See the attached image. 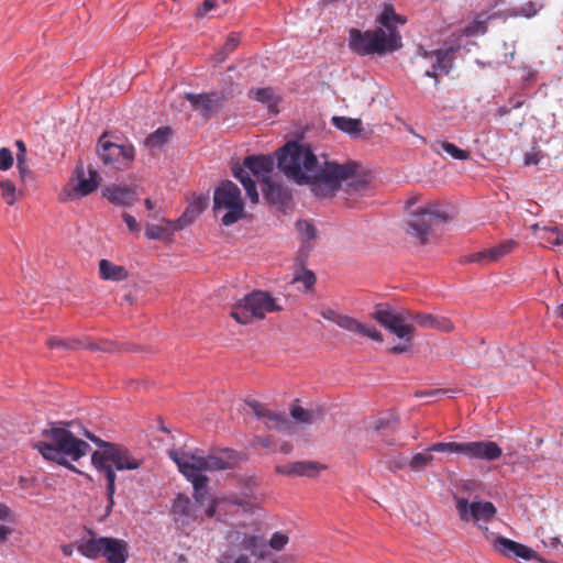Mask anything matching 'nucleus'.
Listing matches in <instances>:
<instances>
[{
  "label": "nucleus",
  "instance_id": "a18cd8bd",
  "mask_svg": "<svg viewBox=\"0 0 563 563\" xmlns=\"http://www.w3.org/2000/svg\"><path fill=\"white\" fill-rule=\"evenodd\" d=\"M463 262L464 263H478L481 265H488V264L493 263V261H490L489 249L466 255L464 257Z\"/></svg>",
  "mask_w": 563,
  "mask_h": 563
},
{
  "label": "nucleus",
  "instance_id": "052dcab7",
  "mask_svg": "<svg viewBox=\"0 0 563 563\" xmlns=\"http://www.w3.org/2000/svg\"><path fill=\"white\" fill-rule=\"evenodd\" d=\"M442 393H444V391L441 389H431V390L417 393V396L418 397H429V396H434V395L442 394Z\"/></svg>",
  "mask_w": 563,
  "mask_h": 563
},
{
  "label": "nucleus",
  "instance_id": "5fc2aeb1",
  "mask_svg": "<svg viewBox=\"0 0 563 563\" xmlns=\"http://www.w3.org/2000/svg\"><path fill=\"white\" fill-rule=\"evenodd\" d=\"M122 218H123L124 223L126 224V227L129 228V230L131 232H139L140 231L139 223H137L136 219L132 214H130L128 212H124L122 214Z\"/></svg>",
  "mask_w": 563,
  "mask_h": 563
},
{
  "label": "nucleus",
  "instance_id": "f257e3e1",
  "mask_svg": "<svg viewBox=\"0 0 563 563\" xmlns=\"http://www.w3.org/2000/svg\"><path fill=\"white\" fill-rule=\"evenodd\" d=\"M277 166L297 185H308L318 198H331L341 188V181L354 172L353 165L335 162L320 163L312 150L297 141L286 143L277 152Z\"/></svg>",
  "mask_w": 563,
  "mask_h": 563
},
{
  "label": "nucleus",
  "instance_id": "473e14b6",
  "mask_svg": "<svg viewBox=\"0 0 563 563\" xmlns=\"http://www.w3.org/2000/svg\"><path fill=\"white\" fill-rule=\"evenodd\" d=\"M517 246L518 243L516 241L507 240L499 243L498 245L490 247V261H493V263L498 262L500 258L511 253Z\"/></svg>",
  "mask_w": 563,
  "mask_h": 563
},
{
  "label": "nucleus",
  "instance_id": "de8ad7c7",
  "mask_svg": "<svg viewBox=\"0 0 563 563\" xmlns=\"http://www.w3.org/2000/svg\"><path fill=\"white\" fill-rule=\"evenodd\" d=\"M46 344H47V346L49 349L60 347V349H65V350H70V349H75L76 341H74V340H64V339H60V338H49L46 341Z\"/></svg>",
  "mask_w": 563,
  "mask_h": 563
},
{
  "label": "nucleus",
  "instance_id": "4d7b16f0",
  "mask_svg": "<svg viewBox=\"0 0 563 563\" xmlns=\"http://www.w3.org/2000/svg\"><path fill=\"white\" fill-rule=\"evenodd\" d=\"M541 155L539 152L527 153L525 156V165H536L540 162Z\"/></svg>",
  "mask_w": 563,
  "mask_h": 563
},
{
  "label": "nucleus",
  "instance_id": "f3484780",
  "mask_svg": "<svg viewBox=\"0 0 563 563\" xmlns=\"http://www.w3.org/2000/svg\"><path fill=\"white\" fill-rule=\"evenodd\" d=\"M208 203L209 198L207 196L196 197L186 208L181 217H179L176 221L168 222L170 225L169 232L183 230L191 224L205 211V209L208 207Z\"/></svg>",
  "mask_w": 563,
  "mask_h": 563
},
{
  "label": "nucleus",
  "instance_id": "6e6d98bb",
  "mask_svg": "<svg viewBox=\"0 0 563 563\" xmlns=\"http://www.w3.org/2000/svg\"><path fill=\"white\" fill-rule=\"evenodd\" d=\"M465 31H466L467 35H473L476 33H485L486 26H485L484 22H476V23L467 26Z\"/></svg>",
  "mask_w": 563,
  "mask_h": 563
},
{
  "label": "nucleus",
  "instance_id": "aec40b11",
  "mask_svg": "<svg viewBox=\"0 0 563 563\" xmlns=\"http://www.w3.org/2000/svg\"><path fill=\"white\" fill-rule=\"evenodd\" d=\"M324 465L314 461H298L276 466V472L286 476H308L314 477Z\"/></svg>",
  "mask_w": 563,
  "mask_h": 563
},
{
  "label": "nucleus",
  "instance_id": "49530a36",
  "mask_svg": "<svg viewBox=\"0 0 563 563\" xmlns=\"http://www.w3.org/2000/svg\"><path fill=\"white\" fill-rule=\"evenodd\" d=\"M541 9V5L533 1H528L519 7L514 9L516 14L530 18L537 14V12Z\"/></svg>",
  "mask_w": 563,
  "mask_h": 563
},
{
  "label": "nucleus",
  "instance_id": "7c9ffc66",
  "mask_svg": "<svg viewBox=\"0 0 563 563\" xmlns=\"http://www.w3.org/2000/svg\"><path fill=\"white\" fill-rule=\"evenodd\" d=\"M18 148L16 153V167L20 174V178L23 183L32 178V172L26 164V145L22 140L15 142Z\"/></svg>",
  "mask_w": 563,
  "mask_h": 563
},
{
  "label": "nucleus",
  "instance_id": "cd10ccee",
  "mask_svg": "<svg viewBox=\"0 0 563 563\" xmlns=\"http://www.w3.org/2000/svg\"><path fill=\"white\" fill-rule=\"evenodd\" d=\"M233 176L243 185L251 202L257 203L260 196L256 189L255 181L250 177L245 168L241 166L233 168Z\"/></svg>",
  "mask_w": 563,
  "mask_h": 563
},
{
  "label": "nucleus",
  "instance_id": "9b49d317",
  "mask_svg": "<svg viewBox=\"0 0 563 563\" xmlns=\"http://www.w3.org/2000/svg\"><path fill=\"white\" fill-rule=\"evenodd\" d=\"M97 154L104 165L115 169H125L134 159L135 150L132 144L119 145L108 141L104 133L99 139Z\"/></svg>",
  "mask_w": 563,
  "mask_h": 563
},
{
  "label": "nucleus",
  "instance_id": "338daca9",
  "mask_svg": "<svg viewBox=\"0 0 563 563\" xmlns=\"http://www.w3.org/2000/svg\"><path fill=\"white\" fill-rule=\"evenodd\" d=\"M531 229L536 231V230H538V229H539V225H538V224H533V225L531 227Z\"/></svg>",
  "mask_w": 563,
  "mask_h": 563
},
{
  "label": "nucleus",
  "instance_id": "b1692460",
  "mask_svg": "<svg viewBox=\"0 0 563 563\" xmlns=\"http://www.w3.org/2000/svg\"><path fill=\"white\" fill-rule=\"evenodd\" d=\"M262 191L265 200L271 205L284 203L288 198L287 190L282 185L273 181L271 177L262 181Z\"/></svg>",
  "mask_w": 563,
  "mask_h": 563
},
{
  "label": "nucleus",
  "instance_id": "37998d69",
  "mask_svg": "<svg viewBox=\"0 0 563 563\" xmlns=\"http://www.w3.org/2000/svg\"><path fill=\"white\" fill-rule=\"evenodd\" d=\"M428 452H449L462 454V443L456 442H437L427 449Z\"/></svg>",
  "mask_w": 563,
  "mask_h": 563
},
{
  "label": "nucleus",
  "instance_id": "774afa93",
  "mask_svg": "<svg viewBox=\"0 0 563 563\" xmlns=\"http://www.w3.org/2000/svg\"><path fill=\"white\" fill-rule=\"evenodd\" d=\"M417 137H419L421 141L426 142L424 137L420 136V135H417Z\"/></svg>",
  "mask_w": 563,
  "mask_h": 563
},
{
  "label": "nucleus",
  "instance_id": "864d4df0",
  "mask_svg": "<svg viewBox=\"0 0 563 563\" xmlns=\"http://www.w3.org/2000/svg\"><path fill=\"white\" fill-rule=\"evenodd\" d=\"M214 8L216 2L213 0H205L202 4L197 8L196 15L202 18Z\"/></svg>",
  "mask_w": 563,
  "mask_h": 563
},
{
  "label": "nucleus",
  "instance_id": "bb28decb",
  "mask_svg": "<svg viewBox=\"0 0 563 563\" xmlns=\"http://www.w3.org/2000/svg\"><path fill=\"white\" fill-rule=\"evenodd\" d=\"M331 122L338 130L352 137H358L363 132V122L361 119L332 117Z\"/></svg>",
  "mask_w": 563,
  "mask_h": 563
},
{
  "label": "nucleus",
  "instance_id": "f8f14e48",
  "mask_svg": "<svg viewBox=\"0 0 563 563\" xmlns=\"http://www.w3.org/2000/svg\"><path fill=\"white\" fill-rule=\"evenodd\" d=\"M320 316L323 319L335 323L338 327L349 332L368 338L375 342L384 341L382 332L378 331L376 327L372 324L362 323L357 319L350 317L347 314H342L331 308L320 311Z\"/></svg>",
  "mask_w": 563,
  "mask_h": 563
},
{
  "label": "nucleus",
  "instance_id": "c03bdc74",
  "mask_svg": "<svg viewBox=\"0 0 563 563\" xmlns=\"http://www.w3.org/2000/svg\"><path fill=\"white\" fill-rule=\"evenodd\" d=\"M316 275L312 271L303 269L301 274L292 278V284L302 283L306 290H311L316 284Z\"/></svg>",
  "mask_w": 563,
  "mask_h": 563
},
{
  "label": "nucleus",
  "instance_id": "a211bd4d",
  "mask_svg": "<svg viewBox=\"0 0 563 563\" xmlns=\"http://www.w3.org/2000/svg\"><path fill=\"white\" fill-rule=\"evenodd\" d=\"M494 549L503 555L523 559L526 561L537 559V553L529 547L504 537H497L493 542Z\"/></svg>",
  "mask_w": 563,
  "mask_h": 563
},
{
  "label": "nucleus",
  "instance_id": "c756f323",
  "mask_svg": "<svg viewBox=\"0 0 563 563\" xmlns=\"http://www.w3.org/2000/svg\"><path fill=\"white\" fill-rule=\"evenodd\" d=\"M172 133L169 126H161L145 139L144 145L151 151L161 150L169 141Z\"/></svg>",
  "mask_w": 563,
  "mask_h": 563
},
{
  "label": "nucleus",
  "instance_id": "72a5a7b5",
  "mask_svg": "<svg viewBox=\"0 0 563 563\" xmlns=\"http://www.w3.org/2000/svg\"><path fill=\"white\" fill-rule=\"evenodd\" d=\"M191 501L188 496L179 494L173 501L172 514L180 517H190Z\"/></svg>",
  "mask_w": 563,
  "mask_h": 563
},
{
  "label": "nucleus",
  "instance_id": "5701e85b",
  "mask_svg": "<svg viewBox=\"0 0 563 563\" xmlns=\"http://www.w3.org/2000/svg\"><path fill=\"white\" fill-rule=\"evenodd\" d=\"M103 196L118 206H132L136 201L135 191L128 187H108L104 189Z\"/></svg>",
  "mask_w": 563,
  "mask_h": 563
},
{
  "label": "nucleus",
  "instance_id": "79ce46f5",
  "mask_svg": "<svg viewBox=\"0 0 563 563\" xmlns=\"http://www.w3.org/2000/svg\"><path fill=\"white\" fill-rule=\"evenodd\" d=\"M239 44L240 36L235 33L230 34L223 45L222 51L217 54V60L220 63L223 62L227 58V56L239 46Z\"/></svg>",
  "mask_w": 563,
  "mask_h": 563
},
{
  "label": "nucleus",
  "instance_id": "e433bc0d",
  "mask_svg": "<svg viewBox=\"0 0 563 563\" xmlns=\"http://www.w3.org/2000/svg\"><path fill=\"white\" fill-rule=\"evenodd\" d=\"M0 190L4 202L9 206H13L18 200V191L14 184L9 179L2 180L0 181Z\"/></svg>",
  "mask_w": 563,
  "mask_h": 563
},
{
  "label": "nucleus",
  "instance_id": "4468645a",
  "mask_svg": "<svg viewBox=\"0 0 563 563\" xmlns=\"http://www.w3.org/2000/svg\"><path fill=\"white\" fill-rule=\"evenodd\" d=\"M448 217L444 213L422 210L416 212L407 222V232L416 236L421 244L427 243L430 229L438 221H446Z\"/></svg>",
  "mask_w": 563,
  "mask_h": 563
},
{
  "label": "nucleus",
  "instance_id": "20e7f679",
  "mask_svg": "<svg viewBox=\"0 0 563 563\" xmlns=\"http://www.w3.org/2000/svg\"><path fill=\"white\" fill-rule=\"evenodd\" d=\"M85 434L99 446V450L91 454V463L93 467L107 479V497L109 501L107 512H110L114 505L113 497L115 494L117 481L114 470H137L142 464V460L136 459L129 449L121 444L103 441L91 434L89 431H86Z\"/></svg>",
  "mask_w": 563,
  "mask_h": 563
},
{
  "label": "nucleus",
  "instance_id": "412c9836",
  "mask_svg": "<svg viewBox=\"0 0 563 563\" xmlns=\"http://www.w3.org/2000/svg\"><path fill=\"white\" fill-rule=\"evenodd\" d=\"M243 165L262 183L271 177L274 159L268 155H251L244 158Z\"/></svg>",
  "mask_w": 563,
  "mask_h": 563
},
{
  "label": "nucleus",
  "instance_id": "4be33fe9",
  "mask_svg": "<svg viewBox=\"0 0 563 563\" xmlns=\"http://www.w3.org/2000/svg\"><path fill=\"white\" fill-rule=\"evenodd\" d=\"M77 185L75 186L74 190L75 194L79 197L87 196L95 191L99 186V174L96 169L89 168L88 170V177L85 176V173L82 169L77 168Z\"/></svg>",
  "mask_w": 563,
  "mask_h": 563
},
{
  "label": "nucleus",
  "instance_id": "2eb2a0df",
  "mask_svg": "<svg viewBox=\"0 0 563 563\" xmlns=\"http://www.w3.org/2000/svg\"><path fill=\"white\" fill-rule=\"evenodd\" d=\"M186 99L191 103L194 110L198 111L205 119H209L214 112L221 109L228 97L221 92L211 93H186Z\"/></svg>",
  "mask_w": 563,
  "mask_h": 563
},
{
  "label": "nucleus",
  "instance_id": "13d9d810",
  "mask_svg": "<svg viewBox=\"0 0 563 563\" xmlns=\"http://www.w3.org/2000/svg\"><path fill=\"white\" fill-rule=\"evenodd\" d=\"M11 517V509L7 505L0 503V520H10Z\"/></svg>",
  "mask_w": 563,
  "mask_h": 563
},
{
  "label": "nucleus",
  "instance_id": "3c124183",
  "mask_svg": "<svg viewBox=\"0 0 563 563\" xmlns=\"http://www.w3.org/2000/svg\"><path fill=\"white\" fill-rule=\"evenodd\" d=\"M219 563H251L249 556L241 554L234 558L231 554H222L218 561Z\"/></svg>",
  "mask_w": 563,
  "mask_h": 563
},
{
  "label": "nucleus",
  "instance_id": "9d476101",
  "mask_svg": "<svg viewBox=\"0 0 563 563\" xmlns=\"http://www.w3.org/2000/svg\"><path fill=\"white\" fill-rule=\"evenodd\" d=\"M453 47L427 51L419 46L413 57V64L426 77L433 78L439 86V78L448 76L453 67Z\"/></svg>",
  "mask_w": 563,
  "mask_h": 563
},
{
  "label": "nucleus",
  "instance_id": "a19ab883",
  "mask_svg": "<svg viewBox=\"0 0 563 563\" xmlns=\"http://www.w3.org/2000/svg\"><path fill=\"white\" fill-rule=\"evenodd\" d=\"M543 234L541 239L548 242L550 245L561 246L563 245V232L558 227L543 228Z\"/></svg>",
  "mask_w": 563,
  "mask_h": 563
},
{
  "label": "nucleus",
  "instance_id": "39448f33",
  "mask_svg": "<svg viewBox=\"0 0 563 563\" xmlns=\"http://www.w3.org/2000/svg\"><path fill=\"white\" fill-rule=\"evenodd\" d=\"M45 440L38 441L34 448L47 460L75 471V467L68 462L79 461L90 451V445L76 438L69 430L60 427H51L42 432Z\"/></svg>",
  "mask_w": 563,
  "mask_h": 563
},
{
  "label": "nucleus",
  "instance_id": "09e8293b",
  "mask_svg": "<svg viewBox=\"0 0 563 563\" xmlns=\"http://www.w3.org/2000/svg\"><path fill=\"white\" fill-rule=\"evenodd\" d=\"M13 165V155L8 147L0 148V170H8Z\"/></svg>",
  "mask_w": 563,
  "mask_h": 563
},
{
  "label": "nucleus",
  "instance_id": "f704fd0d",
  "mask_svg": "<svg viewBox=\"0 0 563 563\" xmlns=\"http://www.w3.org/2000/svg\"><path fill=\"white\" fill-rule=\"evenodd\" d=\"M296 229L300 234L303 244L317 239V230L314 225L308 220H299L296 222Z\"/></svg>",
  "mask_w": 563,
  "mask_h": 563
},
{
  "label": "nucleus",
  "instance_id": "8fccbe9b",
  "mask_svg": "<svg viewBox=\"0 0 563 563\" xmlns=\"http://www.w3.org/2000/svg\"><path fill=\"white\" fill-rule=\"evenodd\" d=\"M287 543L288 537L282 532H275L269 540V545L277 551L282 550Z\"/></svg>",
  "mask_w": 563,
  "mask_h": 563
},
{
  "label": "nucleus",
  "instance_id": "ea45409f",
  "mask_svg": "<svg viewBox=\"0 0 563 563\" xmlns=\"http://www.w3.org/2000/svg\"><path fill=\"white\" fill-rule=\"evenodd\" d=\"M242 548L244 550H250L252 555H258L260 558H264V552L258 551V549L263 545L262 539L257 536H246L242 541Z\"/></svg>",
  "mask_w": 563,
  "mask_h": 563
},
{
  "label": "nucleus",
  "instance_id": "bf43d9fd",
  "mask_svg": "<svg viewBox=\"0 0 563 563\" xmlns=\"http://www.w3.org/2000/svg\"><path fill=\"white\" fill-rule=\"evenodd\" d=\"M12 530L11 528L0 525V542H4L8 537L11 534Z\"/></svg>",
  "mask_w": 563,
  "mask_h": 563
},
{
  "label": "nucleus",
  "instance_id": "dca6fc26",
  "mask_svg": "<svg viewBox=\"0 0 563 563\" xmlns=\"http://www.w3.org/2000/svg\"><path fill=\"white\" fill-rule=\"evenodd\" d=\"M462 454L470 459L495 461L501 456L503 450L493 441H473L462 443Z\"/></svg>",
  "mask_w": 563,
  "mask_h": 563
},
{
  "label": "nucleus",
  "instance_id": "e2e57ef3",
  "mask_svg": "<svg viewBox=\"0 0 563 563\" xmlns=\"http://www.w3.org/2000/svg\"><path fill=\"white\" fill-rule=\"evenodd\" d=\"M555 314H556V317L563 319V302L556 307Z\"/></svg>",
  "mask_w": 563,
  "mask_h": 563
},
{
  "label": "nucleus",
  "instance_id": "c9c22d12",
  "mask_svg": "<svg viewBox=\"0 0 563 563\" xmlns=\"http://www.w3.org/2000/svg\"><path fill=\"white\" fill-rule=\"evenodd\" d=\"M433 461V455L428 452L416 453L409 461V466L413 471H422L427 468Z\"/></svg>",
  "mask_w": 563,
  "mask_h": 563
},
{
  "label": "nucleus",
  "instance_id": "69168bd1",
  "mask_svg": "<svg viewBox=\"0 0 563 563\" xmlns=\"http://www.w3.org/2000/svg\"><path fill=\"white\" fill-rule=\"evenodd\" d=\"M145 207H146L147 210H153L154 209V203H153V201L150 198H147L145 200Z\"/></svg>",
  "mask_w": 563,
  "mask_h": 563
},
{
  "label": "nucleus",
  "instance_id": "0e129e2a",
  "mask_svg": "<svg viewBox=\"0 0 563 563\" xmlns=\"http://www.w3.org/2000/svg\"><path fill=\"white\" fill-rule=\"evenodd\" d=\"M207 516L208 517H213L214 516V512H216V506L214 505H211L208 509H207Z\"/></svg>",
  "mask_w": 563,
  "mask_h": 563
},
{
  "label": "nucleus",
  "instance_id": "f03ea898",
  "mask_svg": "<svg viewBox=\"0 0 563 563\" xmlns=\"http://www.w3.org/2000/svg\"><path fill=\"white\" fill-rule=\"evenodd\" d=\"M371 318L378 322L391 334L400 340V343L388 349L391 354H402L411 350L412 340L416 335V328L408 321L424 329H435L442 332H451L454 329L453 322L441 316L407 311H396L388 303H376Z\"/></svg>",
  "mask_w": 563,
  "mask_h": 563
},
{
  "label": "nucleus",
  "instance_id": "603ef678",
  "mask_svg": "<svg viewBox=\"0 0 563 563\" xmlns=\"http://www.w3.org/2000/svg\"><path fill=\"white\" fill-rule=\"evenodd\" d=\"M398 424V418L394 417L390 419H379L375 422L374 429L376 431L383 430V429H394Z\"/></svg>",
  "mask_w": 563,
  "mask_h": 563
},
{
  "label": "nucleus",
  "instance_id": "58836bf2",
  "mask_svg": "<svg viewBox=\"0 0 563 563\" xmlns=\"http://www.w3.org/2000/svg\"><path fill=\"white\" fill-rule=\"evenodd\" d=\"M169 220L166 221V227H161L156 224H147L145 228V235L150 240H161L165 238V235H172L174 232H169L170 225L168 224Z\"/></svg>",
  "mask_w": 563,
  "mask_h": 563
},
{
  "label": "nucleus",
  "instance_id": "423d86ee",
  "mask_svg": "<svg viewBox=\"0 0 563 563\" xmlns=\"http://www.w3.org/2000/svg\"><path fill=\"white\" fill-rule=\"evenodd\" d=\"M168 456L178 466L179 472L192 484L195 498L202 501L206 495L208 477L202 474L206 471L228 470L231 463L216 455L203 456L200 450L192 452L183 450H169Z\"/></svg>",
  "mask_w": 563,
  "mask_h": 563
},
{
  "label": "nucleus",
  "instance_id": "680f3d73",
  "mask_svg": "<svg viewBox=\"0 0 563 563\" xmlns=\"http://www.w3.org/2000/svg\"><path fill=\"white\" fill-rule=\"evenodd\" d=\"M60 551L63 552L64 555L71 556L74 553V545L73 544H63L60 547Z\"/></svg>",
  "mask_w": 563,
  "mask_h": 563
},
{
  "label": "nucleus",
  "instance_id": "ddd939ff",
  "mask_svg": "<svg viewBox=\"0 0 563 563\" xmlns=\"http://www.w3.org/2000/svg\"><path fill=\"white\" fill-rule=\"evenodd\" d=\"M456 510L463 521H474L481 529V522H489L496 515V508L490 501H472L462 497H455Z\"/></svg>",
  "mask_w": 563,
  "mask_h": 563
},
{
  "label": "nucleus",
  "instance_id": "6ab92c4d",
  "mask_svg": "<svg viewBox=\"0 0 563 563\" xmlns=\"http://www.w3.org/2000/svg\"><path fill=\"white\" fill-rule=\"evenodd\" d=\"M247 405L258 419L266 420L265 423L268 429L286 431L289 428L290 422L285 415L272 411L265 405L255 400L249 401Z\"/></svg>",
  "mask_w": 563,
  "mask_h": 563
},
{
  "label": "nucleus",
  "instance_id": "c85d7f7f",
  "mask_svg": "<svg viewBox=\"0 0 563 563\" xmlns=\"http://www.w3.org/2000/svg\"><path fill=\"white\" fill-rule=\"evenodd\" d=\"M431 148L437 154H441L442 152H444V153L449 154L451 157H453L454 159H459V161L468 159L471 156L468 151L462 150V148L457 147L455 144L450 143L448 141H435L431 145Z\"/></svg>",
  "mask_w": 563,
  "mask_h": 563
},
{
  "label": "nucleus",
  "instance_id": "0eeeda50",
  "mask_svg": "<svg viewBox=\"0 0 563 563\" xmlns=\"http://www.w3.org/2000/svg\"><path fill=\"white\" fill-rule=\"evenodd\" d=\"M90 537L77 542V551L85 558L96 560L104 558L108 563H125L129 558L128 542L111 537H97L91 531Z\"/></svg>",
  "mask_w": 563,
  "mask_h": 563
},
{
  "label": "nucleus",
  "instance_id": "4c0bfd02",
  "mask_svg": "<svg viewBox=\"0 0 563 563\" xmlns=\"http://www.w3.org/2000/svg\"><path fill=\"white\" fill-rule=\"evenodd\" d=\"M290 415L296 421L306 424L313 423L318 417L314 411L307 410L300 406H294L290 410Z\"/></svg>",
  "mask_w": 563,
  "mask_h": 563
},
{
  "label": "nucleus",
  "instance_id": "1a4fd4ad",
  "mask_svg": "<svg viewBox=\"0 0 563 563\" xmlns=\"http://www.w3.org/2000/svg\"><path fill=\"white\" fill-rule=\"evenodd\" d=\"M227 210L221 222L229 227L245 217L244 201L240 188L231 180H223L213 194V211Z\"/></svg>",
  "mask_w": 563,
  "mask_h": 563
},
{
  "label": "nucleus",
  "instance_id": "2f4dec72",
  "mask_svg": "<svg viewBox=\"0 0 563 563\" xmlns=\"http://www.w3.org/2000/svg\"><path fill=\"white\" fill-rule=\"evenodd\" d=\"M345 165L354 166V172L352 175L341 181V185L346 181V192L354 194L365 190L368 187V183L365 179L356 176L357 165L355 163H346Z\"/></svg>",
  "mask_w": 563,
  "mask_h": 563
},
{
  "label": "nucleus",
  "instance_id": "393cba45",
  "mask_svg": "<svg viewBox=\"0 0 563 563\" xmlns=\"http://www.w3.org/2000/svg\"><path fill=\"white\" fill-rule=\"evenodd\" d=\"M99 276L103 280L122 282L128 278L129 273L124 266L103 258L99 262Z\"/></svg>",
  "mask_w": 563,
  "mask_h": 563
},
{
  "label": "nucleus",
  "instance_id": "a878e982",
  "mask_svg": "<svg viewBox=\"0 0 563 563\" xmlns=\"http://www.w3.org/2000/svg\"><path fill=\"white\" fill-rule=\"evenodd\" d=\"M249 95L254 100L266 104L269 113L277 114L279 112L278 103L280 99L275 95L272 88L252 89Z\"/></svg>",
  "mask_w": 563,
  "mask_h": 563
},
{
  "label": "nucleus",
  "instance_id": "7ed1b4c3",
  "mask_svg": "<svg viewBox=\"0 0 563 563\" xmlns=\"http://www.w3.org/2000/svg\"><path fill=\"white\" fill-rule=\"evenodd\" d=\"M376 22L379 26L375 30H350L349 47L352 52L360 56L384 55L401 47V36L395 24H405L406 19L397 14L391 5H385Z\"/></svg>",
  "mask_w": 563,
  "mask_h": 563
},
{
  "label": "nucleus",
  "instance_id": "6e6552de",
  "mask_svg": "<svg viewBox=\"0 0 563 563\" xmlns=\"http://www.w3.org/2000/svg\"><path fill=\"white\" fill-rule=\"evenodd\" d=\"M283 308L267 291L255 290L247 294L232 309L230 316L241 324H250L253 320H262L267 313L280 311Z\"/></svg>",
  "mask_w": 563,
  "mask_h": 563
}]
</instances>
